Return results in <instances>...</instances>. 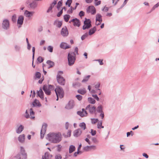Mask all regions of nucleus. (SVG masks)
Here are the masks:
<instances>
[{
	"instance_id": "9b49d317",
	"label": "nucleus",
	"mask_w": 159,
	"mask_h": 159,
	"mask_svg": "<svg viewBox=\"0 0 159 159\" xmlns=\"http://www.w3.org/2000/svg\"><path fill=\"white\" fill-rule=\"evenodd\" d=\"M75 105L74 101L73 100H70L66 105L65 108L67 109H70L73 108Z\"/></svg>"
},
{
	"instance_id": "0e129e2a",
	"label": "nucleus",
	"mask_w": 159,
	"mask_h": 159,
	"mask_svg": "<svg viewBox=\"0 0 159 159\" xmlns=\"http://www.w3.org/2000/svg\"><path fill=\"white\" fill-rule=\"evenodd\" d=\"M84 149L85 151H88L90 150L89 146H86L84 147Z\"/></svg>"
},
{
	"instance_id": "2f4dec72",
	"label": "nucleus",
	"mask_w": 159,
	"mask_h": 159,
	"mask_svg": "<svg viewBox=\"0 0 159 159\" xmlns=\"http://www.w3.org/2000/svg\"><path fill=\"white\" fill-rule=\"evenodd\" d=\"M88 101L89 103L92 104H94L96 102L95 100L93 98L91 97H89L88 98Z\"/></svg>"
},
{
	"instance_id": "58836bf2",
	"label": "nucleus",
	"mask_w": 159,
	"mask_h": 159,
	"mask_svg": "<svg viewBox=\"0 0 159 159\" xmlns=\"http://www.w3.org/2000/svg\"><path fill=\"white\" fill-rule=\"evenodd\" d=\"M70 17V16L69 15H66L64 16V20L67 22L68 21Z\"/></svg>"
},
{
	"instance_id": "a878e982",
	"label": "nucleus",
	"mask_w": 159,
	"mask_h": 159,
	"mask_svg": "<svg viewBox=\"0 0 159 159\" xmlns=\"http://www.w3.org/2000/svg\"><path fill=\"white\" fill-rule=\"evenodd\" d=\"M96 21L102 22V18L101 15L99 14H97L96 15Z\"/></svg>"
},
{
	"instance_id": "f03ea898",
	"label": "nucleus",
	"mask_w": 159,
	"mask_h": 159,
	"mask_svg": "<svg viewBox=\"0 0 159 159\" xmlns=\"http://www.w3.org/2000/svg\"><path fill=\"white\" fill-rule=\"evenodd\" d=\"M63 74L62 71H58L57 76V80L58 84L61 85H64L66 81L65 79L62 76Z\"/></svg>"
},
{
	"instance_id": "4d7b16f0",
	"label": "nucleus",
	"mask_w": 159,
	"mask_h": 159,
	"mask_svg": "<svg viewBox=\"0 0 159 159\" xmlns=\"http://www.w3.org/2000/svg\"><path fill=\"white\" fill-rule=\"evenodd\" d=\"M24 116L26 118V119H28L30 117V115L28 113L27 111L26 110L25 112V114Z\"/></svg>"
},
{
	"instance_id": "1a4fd4ad",
	"label": "nucleus",
	"mask_w": 159,
	"mask_h": 159,
	"mask_svg": "<svg viewBox=\"0 0 159 159\" xmlns=\"http://www.w3.org/2000/svg\"><path fill=\"white\" fill-rule=\"evenodd\" d=\"M47 127V125L46 123H44L42 125L40 131V137L41 139H43L45 134Z\"/></svg>"
},
{
	"instance_id": "a211bd4d",
	"label": "nucleus",
	"mask_w": 159,
	"mask_h": 159,
	"mask_svg": "<svg viewBox=\"0 0 159 159\" xmlns=\"http://www.w3.org/2000/svg\"><path fill=\"white\" fill-rule=\"evenodd\" d=\"M82 131L80 129H78L74 131L73 135L75 137H78L81 135Z\"/></svg>"
},
{
	"instance_id": "c756f323",
	"label": "nucleus",
	"mask_w": 159,
	"mask_h": 159,
	"mask_svg": "<svg viewBox=\"0 0 159 159\" xmlns=\"http://www.w3.org/2000/svg\"><path fill=\"white\" fill-rule=\"evenodd\" d=\"M78 92L82 95L84 94L85 93H86V91L85 89L84 88L83 89H80L78 90Z\"/></svg>"
},
{
	"instance_id": "6e6552de",
	"label": "nucleus",
	"mask_w": 159,
	"mask_h": 159,
	"mask_svg": "<svg viewBox=\"0 0 159 159\" xmlns=\"http://www.w3.org/2000/svg\"><path fill=\"white\" fill-rule=\"evenodd\" d=\"M96 111L100 113L99 116L101 117V119H103L104 114L103 111V106L102 105H100L98 106L97 108Z\"/></svg>"
},
{
	"instance_id": "0eeeda50",
	"label": "nucleus",
	"mask_w": 159,
	"mask_h": 159,
	"mask_svg": "<svg viewBox=\"0 0 159 159\" xmlns=\"http://www.w3.org/2000/svg\"><path fill=\"white\" fill-rule=\"evenodd\" d=\"M91 21L89 19L85 18V20L84 21V25L83 26V29L84 30L88 29L91 26Z\"/></svg>"
},
{
	"instance_id": "c85d7f7f",
	"label": "nucleus",
	"mask_w": 159,
	"mask_h": 159,
	"mask_svg": "<svg viewBox=\"0 0 159 159\" xmlns=\"http://www.w3.org/2000/svg\"><path fill=\"white\" fill-rule=\"evenodd\" d=\"M30 118L31 119H34L35 118V117L34 116V112L33 111L32 108L30 109Z\"/></svg>"
},
{
	"instance_id": "72a5a7b5",
	"label": "nucleus",
	"mask_w": 159,
	"mask_h": 159,
	"mask_svg": "<svg viewBox=\"0 0 159 159\" xmlns=\"http://www.w3.org/2000/svg\"><path fill=\"white\" fill-rule=\"evenodd\" d=\"M80 127L83 130H85L86 128V124L84 122H82L80 124Z\"/></svg>"
},
{
	"instance_id": "3c124183",
	"label": "nucleus",
	"mask_w": 159,
	"mask_h": 159,
	"mask_svg": "<svg viewBox=\"0 0 159 159\" xmlns=\"http://www.w3.org/2000/svg\"><path fill=\"white\" fill-rule=\"evenodd\" d=\"M90 133L92 135L94 136L96 134L97 132L95 130H94L93 129H91Z\"/></svg>"
},
{
	"instance_id": "a18cd8bd",
	"label": "nucleus",
	"mask_w": 159,
	"mask_h": 159,
	"mask_svg": "<svg viewBox=\"0 0 159 159\" xmlns=\"http://www.w3.org/2000/svg\"><path fill=\"white\" fill-rule=\"evenodd\" d=\"M100 83L99 82H98L95 85V88L97 89V90H100V89H99L100 86Z\"/></svg>"
},
{
	"instance_id": "de8ad7c7",
	"label": "nucleus",
	"mask_w": 159,
	"mask_h": 159,
	"mask_svg": "<svg viewBox=\"0 0 159 159\" xmlns=\"http://www.w3.org/2000/svg\"><path fill=\"white\" fill-rule=\"evenodd\" d=\"M72 2V0H67L66 3V5H68L69 7H70V5Z\"/></svg>"
},
{
	"instance_id": "5fc2aeb1",
	"label": "nucleus",
	"mask_w": 159,
	"mask_h": 159,
	"mask_svg": "<svg viewBox=\"0 0 159 159\" xmlns=\"http://www.w3.org/2000/svg\"><path fill=\"white\" fill-rule=\"evenodd\" d=\"M57 151L60 152L61 150L62 146L61 145L59 144L57 146Z\"/></svg>"
},
{
	"instance_id": "dca6fc26",
	"label": "nucleus",
	"mask_w": 159,
	"mask_h": 159,
	"mask_svg": "<svg viewBox=\"0 0 159 159\" xmlns=\"http://www.w3.org/2000/svg\"><path fill=\"white\" fill-rule=\"evenodd\" d=\"M71 21L73 23L74 25L75 26H76L79 27L80 25V22L79 19L77 18H75L73 19Z\"/></svg>"
},
{
	"instance_id": "bf43d9fd",
	"label": "nucleus",
	"mask_w": 159,
	"mask_h": 159,
	"mask_svg": "<svg viewBox=\"0 0 159 159\" xmlns=\"http://www.w3.org/2000/svg\"><path fill=\"white\" fill-rule=\"evenodd\" d=\"M73 10L72 7H70V9L68 10L67 12L68 14H71L72 13Z\"/></svg>"
},
{
	"instance_id": "f704fd0d",
	"label": "nucleus",
	"mask_w": 159,
	"mask_h": 159,
	"mask_svg": "<svg viewBox=\"0 0 159 159\" xmlns=\"http://www.w3.org/2000/svg\"><path fill=\"white\" fill-rule=\"evenodd\" d=\"M42 159H49V154L48 152H46L42 157Z\"/></svg>"
},
{
	"instance_id": "864d4df0",
	"label": "nucleus",
	"mask_w": 159,
	"mask_h": 159,
	"mask_svg": "<svg viewBox=\"0 0 159 159\" xmlns=\"http://www.w3.org/2000/svg\"><path fill=\"white\" fill-rule=\"evenodd\" d=\"M94 61H98V62L99 63L100 65H102L103 64V63L102 62L103 61V59H99L98 60H95Z\"/></svg>"
},
{
	"instance_id": "c9c22d12",
	"label": "nucleus",
	"mask_w": 159,
	"mask_h": 159,
	"mask_svg": "<svg viewBox=\"0 0 159 159\" xmlns=\"http://www.w3.org/2000/svg\"><path fill=\"white\" fill-rule=\"evenodd\" d=\"M90 77V75H88L86 76H85L84 77L83 80H82V82H86L89 79Z\"/></svg>"
},
{
	"instance_id": "e433bc0d",
	"label": "nucleus",
	"mask_w": 159,
	"mask_h": 159,
	"mask_svg": "<svg viewBox=\"0 0 159 159\" xmlns=\"http://www.w3.org/2000/svg\"><path fill=\"white\" fill-rule=\"evenodd\" d=\"M102 121H100L97 124V128L98 129L103 128L104 126H102Z\"/></svg>"
},
{
	"instance_id": "79ce46f5",
	"label": "nucleus",
	"mask_w": 159,
	"mask_h": 159,
	"mask_svg": "<svg viewBox=\"0 0 159 159\" xmlns=\"http://www.w3.org/2000/svg\"><path fill=\"white\" fill-rule=\"evenodd\" d=\"M91 123L92 124H95L98 121V119L91 118Z\"/></svg>"
},
{
	"instance_id": "c03bdc74",
	"label": "nucleus",
	"mask_w": 159,
	"mask_h": 159,
	"mask_svg": "<svg viewBox=\"0 0 159 159\" xmlns=\"http://www.w3.org/2000/svg\"><path fill=\"white\" fill-rule=\"evenodd\" d=\"M88 36V33H86L84 34L81 37V39L82 40H84L86 37H87Z\"/></svg>"
},
{
	"instance_id": "6ab92c4d",
	"label": "nucleus",
	"mask_w": 159,
	"mask_h": 159,
	"mask_svg": "<svg viewBox=\"0 0 159 159\" xmlns=\"http://www.w3.org/2000/svg\"><path fill=\"white\" fill-rule=\"evenodd\" d=\"M78 115L80 116L81 117H83L87 115V111L84 109H82V111H78L77 112Z\"/></svg>"
},
{
	"instance_id": "338daca9",
	"label": "nucleus",
	"mask_w": 159,
	"mask_h": 159,
	"mask_svg": "<svg viewBox=\"0 0 159 159\" xmlns=\"http://www.w3.org/2000/svg\"><path fill=\"white\" fill-rule=\"evenodd\" d=\"M35 51V48L34 47H33L32 48V52H33V59H34V56Z\"/></svg>"
},
{
	"instance_id": "f8f14e48",
	"label": "nucleus",
	"mask_w": 159,
	"mask_h": 159,
	"mask_svg": "<svg viewBox=\"0 0 159 159\" xmlns=\"http://www.w3.org/2000/svg\"><path fill=\"white\" fill-rule=\"evenodd\" d=\"M43 89L45 93L48 95H50V84H45L43 85Z\"/></svg>"
},
{
	"instance_id": "680f3d73",
	"label": "nucleus",
	"mask_w": 159,
	"mask_h": 159,
	"mask_svg": "<svg viewBox=\"0 0 159 159\" xmlns=\"http://www.w3.org/2000/svg\"><path fill=\"white\" fill-rule=\"evenodd\" d=\"M92 97H93L94 98L96 99L97 101H99V99L98 97V96L96 95H92Z\"/></svg>"
},
{
	"instance_id": "4468645a",
	"label": "nucleus",
	"mask_w": 159,
	"mask_h": 159,
	"mask_svg": "<svg viewBox=\"0 0 159 159\" xmlns=\"http://www.w3.org/2000/svg\"><path fill=\"white\" fill-rule=\"evenodd\" d=\"M34 13V11H30L27 10L25 11L24 15L27 18H30L32 16Z\"/></svg>"
},
{
	"instance_id": "f257e3e1",
	"label": "nucleus",
	"mask_w": 159,
	"mask_h": 159,
	"mask_svg": "<svg viewBox=\"0 0 159 159\" xmlns=\"http://www.w3.org/2000/svg\"><path fill=\"white\" fill-rule=\"evenodd\" d=\"M62 139V136L60 133H50V142L57 143L60 142Z\"/></svg>"
},
{
	"instance_id": "412c9836",
	"label": "nucleus",
	"mask_w": 159,
	"mask_h": 159,
	"mask_svg": "<svg viewBox=\"0 0 159 159\" xmlns=\"http://www.w3.org/2000/svg\"><path fill=\"white\" fill-rule=\"evenodd\" d=\"M24 129V126L20 125L16 129V132L17 134H20L21 133Z\"/></svg>"
},
{
	"instance_id": "9d476101",
	"label": "nucleus",
	"mask_w": 159,
	"mask_h": 159,
	"mask_svg": "<svg viewBox=\"0 0 159 159\" xmlns=\"http://www.w3.org/2000/svg\"><path fill=\"white\" fill-rule=\"evenodd\" d=\"M86 10L87 13H91L92 15H94L96 13V10L93 6H89L87 8Z\"/></svg>"
},
{
	"instance_id": "5701e85b",
	"label": "nucleus",
	"mask_w": 159,
	"mask_h": 159,
	"mask_svg": "<svg viewBox=\"0 0 159 159\" xmlns=\"http://www.w3.org/2000/svg\"><path fill=\"white\" fill-rule=\"evenodd\" d=\"M43 69L46 70H48L50 68V60H48L46 64H43Z\"/></svg>"
},
{
	"instance_id": "49530a36",
	"label": "nucleus",
	"mask_w": 159,
	"mask_h": 159,
	"mask_svg": "<svg viewBox=\"0 0 159 159\" xmlns=\"http://www.w3.org/2000/svg\"><path fill=\"white\" fill-rule=\"evenodd\" d=\"M12 20L14 22H15L16 21V14L13 15L12 17Z\"/></svg>"
},
{
	"instance_id": "b1692460",
	"label": "nucleus",
	"mask_w": 159,
	"mask_h": 159,
	"mask_svg": "<svg viewBox=\"0 0 159 159\" xmlns=\"http://www.w3.org/2000/svg\"><path fill=\"white\" fill-rule=\"evenodd\" d=\"M37 95L42 100H43V93L41 88L39 91L37 92Z\"/></svg>"
},
{
	"instance_id": "603ef678",
	"label": "nucleus",
	"mask_w": 159,
	"mask_h": 159,
	"mask_svg": "<svg viewBox=\"0 0 159 159\" xmlns=\"http://www.w3.org/2000/svg\"><path fill=\"white\" fill-rule=\"evenodd\" d=\"M37 60L39 63H41L43 61V59L42 57L39 56Z\"/></svg>"
},
{
	"instance_id": "8fccbe9b",
	"label": "nucleus",
	"mask_w": 159,
	"mask_h": 159,
	"mask_svg": "<svg viewBox=\"0 0 159 159\" xmlns=\"http://www.w3.org/2000/svg\"><path fill=\"white\" fill-rule=\"evenodd\" d=\"M41 74L39 72H36L35 74V76L36 78L39 79L41 77Z\"/></svg>"
},
{
	"instance_id": "13d9d810",
	"label": "nucleus",
	"mask_w": 159,
	"mask_h": 159,
	"mask_svg": "<svg viewBox=\"0 0 159 159\" xmlns=\"http://www.w3.org/2000/svg\"><path fill=\"white\" fill-rule=\"evenodd\" d=\"M61 155L59 154H57L55 156V159H61Z\"/></svg>"
},
{
	"instance_id": "2eb2a0df",
	"label": "nucleus",
	"mask_w": 159,
	"mask_h": 159,
	"mask_svg": "<svg viewBox=\"0 0 159 159\" xmlns=\"http://www.w3.org/2000/svg\"><path fill=\"white\" fill-rule=\"evenodd\" d=\"M86 109L89 110L91 114H93L96 111V107L94 106L90 107V105H89L86 107Z\"/></svg>"
},
{
	"instance_id": "393cba45",
	"label": "nucleus",
	"mask_w": 159,
	"mask_h": 159,
	"mask_svg": "<svg viewBox=\"0 0 159 159\" xmlns=\"http://www.w3.org/2000/svg\"><path fill=\"white\" fill-rule=\"evenodd\" d=\"M60 47L62 48L66 49L70 48V46L67 45V44L65 43L62 42L60 44Z\"/></svg>"
},
{
	"instance_id": "ddd939ff",
	"label": "nucleus",
	"mask_w": 159,
	"mask_h": 159,
	"mask_svg": "<svg viewBox=\"0 0 159 159\" xmlns=\"http://www.w3.org/2000/svg\"><path fill=\"white\" fill-rule=\"evenodd\" d=\"M61 34L63 36H67L68 34V31L67 28L65 27H63L61 30Z\"/></svg>"
},
{
	"instance_id": "39448f33",
	"label": "nucleus",
	"mask_w": 159,
	"mask_h": 159,
	"mask_svg": "<svg viewBox=\"0 0 159 159\" xmlns=\"http://www.w3.org/2000/svg\"><path fill=\"white\" fill-rule=\"evenodd\" d=\"M75 54L73 52L69 53L68 54V59L69 66H71L74 64L75 60Z\"/></svg>"
},
{
	"instance_id": "bb28decb",
	"label": "nucleus",
	"mask_w": 159,
	"mask_h": 159,
	"mask_svg": "<svg viewBox=\"0 0 159 159\" xmlns=\"http://www.w3.org/2000/svg\"><path fill=\"white\" fill-rule=\"evenodd\" d=\"M96 30V28L95 27H94L89 30L88 34L89 35H91L93 34Z\"/></svg>"
},
{
	"instance_id": "423d86ee",
	"label": "nucleus",
	"mask_w": 159,
	"mask_h": 159,
	"mask_svg": "<svg viewBox=\"0 0 159 159\" xmlns=\"http://www.w3.org/2000/svg\"><path fill=\"white\" fill-rule=\"evenodd\" d=\"M10 27V22L7 19H4L2 23V27L5 30L8 29Z\"/></svg>"
},
{
	"instance_id": "4c0bfd02",
	"label": "nucleus",
	"mask_w": 159,
	"mask_h": 159,
	"mask_svg": "<svg viewBox=\"0 0 159 159\" xmlns=\"http://www.w3.org/2000/svg\"><path fill=\"white\" fill-rule=\"evenodd\" d=\"M16 52H19L20 49V45L16 44L14 46Z\"/></svg>"
},
{
	"instance_id": "473e14b6",
	"label": "nucleus",
	"mask_w": 159,
	"mask_h": 159,
	"mask_svg": "<svg viewBox=\"0 0 159 159\" xmlns=\"http://www.w3.org/2000/svg\"><path fill=\"white\" fill-rule=\"evenodd\" d=\"M58 0H54L50 4V10L54 7L57 4Z\"/></svg>"
},
{
	"instance_id": "7ed1b4c3",
	"label": "nucleus",
	"mask_w": 159,
	"mask_h": 159,
	"mask_svg": "<svg viewBox=\"0 0 159 159\" xmlns=\"http://www.w3.org/2000/svg\"><path fill=\"white\" fill-rule=\"evenodd\" d=\"M55 91L57 96L56 99L57 101L58 100V97L60 98H62L63 97L64 92L62 88L59 86H57L56 88L55 89Z\"/></svg>"
},
{
	"instance_id": "f3484780",
	"label": "nucleus",
	"mask_w": 159,
	"mask_h": 159,
	"mask_svg": "<svg viewBox=\"0 0 159 159\" xmlns=\"http://www.w3.org/2000/svg\"><path fill=\"white\" fill-rule=\"evenodd\" d=\"M25 135L24 134L20 135L18 137V140L21 143H24L25 141Z\"/></svg>"
},
{
	"instance_id": "69168bd1",
	"label": "nucleus",
	"mask_w": 159,
	"mask_h": 159,
	"mask_svg": "<svg viewBox=\"0 0 159 159\" xmlns=\"http://www.w3.org/2000/svg\"><path fill=\"white\" fill-rule=\"evenodd\" d=\"M57 5L61 7L62 5V0L59 1L57 3Z\"/></svg>"
},
{
	"instance_id": "4be33fe9",
	"label": "nucleus",
	"mask_w": 159,
	"mask_h": 159,
	"mask_svg": "<svg viewBox=\"0 0 159 159\" xmlns=\"http://www.w3.org/2000/svg\"><path fill=\"white\" fill-rule=\"evenodd\" d=\"M24 17L23 16H20L17 20V24L20 25H22L23 22Z\"/></svg>"
},
{
	"instance_id": "6e6d98bb",
	"label": "nucleus",
	"mask_w": 159,
	"mask_h": 159,
	"mask_svg": "<svg viewBox=\"0 0 159 159\" xmlns=\"http://www.w3.org/2000/svg\"><path fill=\"white\" fill-rule=\"evenodd\" d=\"M76 97L79 101L81 100L82 99V96L80 95H76Z\"/></svg>"
},
{
	"instance_id": "774afa93",
	"label": "nucleus",
	"mask_w": 159,
	"mask_h": 159,
	"mask_svg": "<svg viewBox=\"0 0 159 159\" xmlns=\"http://www.w3.org/2000/svg\"><path fill=\"white\" fill-rule=\"evenodd\" d=\"M63 13L62 10H61L57 14V17H60Z\"/></svg>"
},
{
	"instance_id": "e2e57ef3",
	"label": "nucleus",
	"mask_w": 159,
	"mask_h": 159,
	"mask_svg": "<svg viewBox=\"0 0 159 159\" xmlns=\"http://www.w3.org/2000/svg\"><path fill=\"white\" fill-rule=\"evenodd\" d=\"M108 10L109 8L108 7L105 6L103 9H102V11H103L107 12L108 11Z\"/></svg>"
},
{
	"instance_id": "20e7f679",
	"label": "nucleus",
	"mask_w": 159,
	"mask_h": 159,
	"mask_svg": "<svg viewBox=\"0 0 159 159\" xmlns=\"http://www.w3.org/2000/svg\"><path fill=\"white\" fill-rule=\"evenodd\" d=\"M16 157L17 159H26L27 154L25 152V150L22 147H20V153L17 155Z\"/></svg>"
},
{
	"instance_id": "7c9ffc66",
	"label": "nucleus",
	"mask_w": 159,
	"mask_h": 159,
	"mask_svg": "<svg viewBox=\"0 0 159 159\" xmlns=\"http://www.w3.org/2000/svg\"><path fill=\"white\" fill-rule=\"evenodd\" d=\"M75 146L73 145H70L69 147V153H71L75 151Z\"/></svg>"
},
{
	"instance_id": "a19ab883",
	"label": "nucleus",
	"mask_w": 159,
	"mask_h": 159,
	"mask_svg": "<svg viewBox=\"0 0 159 159\" xmlns=\"http://www.w3.org/2000/svg\"><path fill=\"white\" fill-rule=\"evenodd\" d=\"M91 140L92 142L95 143H98V141L96 137H92L91 138Z\"/></svg>"
},
{
	"instance_id": "aec40b11",
	"label": "nucleus",
	"mask_w": 159,
	"mask_h": 159,
	"mask_svg": "<svg viewBox=\"0 0 159 159\" xmlns=\"http://www.w3.org/2000/svg\"><path fill=\"white\" fill-rule=\"evenodd\" d=\"M30 7L32 9H35L38 6V3L35 1H33L29 4Z\"/></svg>"
},
{
	"instance_id": "09e8293b",
	"label": "nucleus",
	"mask_w": 159,
	"mask_h": 159,
	"mask_svg": "<svg viewBox=\"0 0 159 159\" xmlns=\"http://www.w3.org/2000/svg\"><path fill=\"white\" fill-rule=\"evenodd\" d=\"M71 134V130H69L68 132L67 133V135H65L64 134V136L65 137H70Z\"/></svg>"
},
{
	"instance_id": "37998d69",
	"label": "nucleus",
	"mask_w": 159,
	"mask_h": 159,
	"mask_svg": "<svg viewBox=\"0 0 159 159\" xmlns=\"http://www.w3.org/2000/svg\"><path fill=\"white\" fill-rule=\"evenodd\" d=\"M159 6V4L158 3H157V4H155L152 8L151 9L150 12H151L152 11H154L156 8H157Z\"/></svg>"
},
{
	"instance_id": "052dcab7",
	"label": "nucleus",
	"mask_w": 159,
	"mask_h": 159,
	"mask_svg": "<svg viewBox=\"0 0 159 159\" xmlns=\"http://www.w3.org/2000/svg\"><path fill=\"white\" fill-rule=\"evenodd\" d=\"M80 85V83L78 82L74 83L73 84V86L75 87H76V86H79Z\"/></svg>"
},
{
	"instance_id": "ea45409f",
	"label": "nucleus",
	"mask_w": 159,
	"mask_h": 159,
	"mask_svg": "<svg viewBox=\"0 0 159 159\" xmlns=\"http://www.w3.org/2000/svg\"><path fill=\"white\" fill-rule=\"evenodd\" d=\"M55 24L59 28L62 25V22L60 21H56L55 22Z\"/></svg>"
},
{
	"instance_id": "cd10ccee",
	"label": "nucleus",
	"mask_w": 159,
	"mask_h": 159,
	"mask_svg": "<svg viewBox=\"0 0 159 159\" xmlns=\"http://www.w3.org/2000/svg\"><path fill=\"white\" fill-rule=\"evenodd\" d=\"M33 105L34 106H38L40 107L41 106V105L39 102V101L36 99H35L33 103Z\"/></svg>"
}]
</instances>
